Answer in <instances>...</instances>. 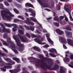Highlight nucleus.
Returning <instances> with one entry per match:
<instances>
[{
  "label": "nucleus",
  "mask_w": 73,
  "mask_h": 73,
  "mask_svg": "<svg viewBox=\"0 0 73 73\" xmlns=\"http://www.w3.org/2000/svg\"><path fill=\"white\" fill-rule=\"evenodd\" d=\"M49 51L50 52H54V51L55 52H57V51H56V50L54 49V48H52L51 49L49 50Z\"/></svg>",
  "instance_id": "nucleus-29"
},
{
  "label": "nucleus",
  "mask_w": 73,
  "mask_h": 73,
  "mask_svg": "<svg viewBox=\"0 0 73 73\" xmlns=\"http://www.w3.org/2000/svg\"><path fill=\"white\" fill-rule=\"evenodd\" d=\"M28 67L29 68V69H30L31 70H33V69L32 68V67H31V66H28Z\"/></svg>",
  "instance_id": "nucleus-52"
},
{
  "label": "nucleus",
  "mask_w": 73,
  "mask_h": 73,
  "mask_svg": "<svg viewBox=\"0 0 73 73\" xmlns=\"http://www.w3.org/2000/svg\"><path fill=\"white\" fill-rule=\"evenodd\" d=\"M33 49H34V50H37L38 52H40V48L38 47H34L33 48Z\"/></svg>",
  "instance_id": "nucleus-23"
},
{
  "label": "nucleus",
  "mask_w": 73,
  "mask_h": 73,
  "mask_svg": "<svg viewBox=\"0 0 73 73\" xmlns=\"http://www.w3.org/2000/svg\"><path fill=\"white\" fill-rule=\"evenodd\" d=\"M3 37L4 38H7L8 37V34L7 33H5L3 34Z\"/></svg>",
  "instance_id": "nucleus-26"
},
{
  "label": "nucleus",
  "mask_w": 73,
  "mask_h": 73,
  "mask_svg": "<svg viewBox=\"0 0 73 73\" xmlns=\"http://www.w3.org/2000/svg\"><path fill=\"white\" fill-rule=\"evenodd\" d=\"M60 1L63 2H68L69 1V0H60Z\"/></svg>",
  "instance_id": "nucleus-37"
},
{
  "label": "nucleus",
  "mask_w": 73,
  "mask_h": 73,
  "mask_svg": "<svg viewBox=\"0 0 73 73\" xmlns=\"http://www.w3.org/2000/svg\"><path fill=\"white\" fill-rule=\"evenodd\" d=\"M70 58L71 59L73 60V55H70Z\"/></svg>",
  "instance_id": "nucleus-47"
},
{
  "label": "nucleus",
  "mask_w": 73,
  "mask_h": 73,
  "mask_svg": "<svg viewBox=\"0 0 73 73\" xmlns=\"http://www.w3.org/2000/svg\"><path fill=\"white\" fill-rule=\"evenodd\" d=\"M26 36L27 37H28V38H31V36H30V35H29L28 33H26Z\"/></svg>",
  "instance_id": "nucleus-35"
},
{
  "label": "nucleus",
  "mask_w": 73,
  "mask_h": 73,
  "mask_svg": "<svg viewBox=\"0 0 73 73\" xmlns=\"http://www.w3.org/2000/svg\"><path fill=\"white\" fill-rule=\"evenodd\" d=\"M57 10H60V6H58L56 7Z\"/></svg>",
  "instance_id": "nucleus-51"
},
{
  "label": "nucleus",
  "mask_w": 73,
  "mask_h": 73,
  "mask_svg": "<svg viewBox=\"0 0 73 73\" xmlns=\"http://www.w3.org/2000/svg\"><path fill=\"white\" fill-rule=\"evenodd\" d=\"M59 39L60 42L61 43H64V44H66V41L65 39L61 36H60L59 37Z\"/></svg>",
  "instance_id": "nucleus-12"
},
{
  "label": "nucleus",
  "mask_w": 73,
  "mask_h": 73,
  "mask_svg": "<svg viewBox=\"0 0 73 73\" xmlns=\"http://www.w3.org/2000/svg\"><path fill=\"white\" fill-rule=\"evenodd\" d=\"M1 13L3 17H6L9 19L11 18V17H13L14 15H12L8 10H7L6 11H1Z\"/></svg>",
  "instance_id": "nucleus-1"
},
{
  "label": "nucleus",
  "mask_w": 73,
  "mask_h": 73,
  "mask_svg": "<svg viewBox=\"0 0 73 73\" xmlns=\"http://www.w3.org/2000/svg\"><path fill=\"white\" fill-rule=\"evenodd\" d=\"M13 11H14V12H15L16 13L18 14L19 13V11H18V10H17L16 9H13Z\"/></svg>",
  "instance_id": "nucleus-32"
},
{
  "label": "nucleus",
  "mask_w": 73,
  "mask_h": 73,
  "mask_svg": "<svg viewBox=\"0 0 73 73\" xmlns=\"http://www.w3.org/2000/svg\"><path fill=\"white\" fill-rule=\"evenodd\" d=\"M69 53V51H68L66 52V57H67L68 55L67 54H68Z\"/></svg>",
  "instance_id": "nucleus-54"
},
{
  "label": "nucleus",
  "mask_w": 73,
  "mask_h": 73,
  "mask_svg": "<svg viewBox=\"0 0 73 73\" xmlns=\"http://www.w3.org/2000/svg\"><path fill=\"white\" fill-rule=\"evenodd\" d=\"M66 30H68V31H71V28H70V26H68L66 29Z\"/></svg>",
  "instance_id": "nucleus-34"
},
{
  "label": "nucleus",
  "mask_w": 73,
  "mask_h": 73,
  "mask_svg": "<svg viewBox=\"0 0 73 73\" xmlns=\"http://www.w3.org/2000/svg\"><path fill=\"white\" fill-rule=\"evenodd\" d=\"M64 61L65 62V60L66 61H67V62H69V59L68 58H66L64 59H63Z\"/></svg>",
  "instance_id": "nucleus-33"
},
{
  "label": "nucleus",
  "mask_w": 73,
  "mask_h": 73,
  "mask_svg": "<svg viewBox=\"0 0 73 73\" xmlns=\"http://www.w3.org/2000/svg\"><path fill=\"white\" fill-rule=\"evenodd\" d=\"M59 68V66L57 64H55L53 68V70H58Z\"/></svg>",
  "instance_id": "nucleus-21"
},
{
  "label": "nucleus",
  "mask_w": 73,
  "mask_h": 73,
  "mask_svg": "<svg viewBox=\"0 0 73 73\" xmlns=\"http://www.w3.org/2000/svg\"><path fill=\"white\" fill-rule=\"evenodd\" d=\"M43 52H44L45 54H46V57H49V56H48V52L47 51L43 50Z\"/></svg>",
  "instance_id": "nucleus-31"
},
{
  "label": "nucleus",
  "mask_w": 73,
  "mask_h": 73,
  "mask_svg": "<svg viewBox=\"0 0 73 73\" xmlns=\"http://www.w3.org/2000/svg\"><path fill=\"white\" fill-rule=\"evenodd\" d=\"M44 10H46V11H47L48 12H50L51 11L50 9H45Z\"/></svg>",
  "instance_id": "nucleus-55"
},
{
  "label": "nucleus",
  "mask_w": 73,
  "mask_h": 73,
  "mask_svg": "<svg viewBox=\"0 0 73 73\" xmlns=\"http://www.w3.org/2000/svg\"><path fill=\"white\" fill-rule=\"evenodd\" d=\"M70 5H66L64 6V9L65 11L69 13L70 19H72V15H71V14H70V11H72V10L70 9Z\"/></svg>",
  "instance_id": "nucleus-5"
},
{
  "label": "nucleus",
  "mask_w": 73,
  "mask_h": 73,
  "mask_svg": "<svg viewBox=\"0 0 73 73\" xmlns=\"http://www.w3.org/2000/svg\"><path fill=\"white\" fill-rule=\"evenodd\" d=\"M54 20H55V21H59V20H60V19H54Z\"/></svg>",
  "instance_id": "nucleus-49"
},
{
  "label": "nucleus",
  "mask_w": 73,
  "mask_h": 73,
  "mask_svg": "<svg viewBox=\"0 0 73 73\" xmlns=\"http://www.w3.org/2000/svg\"><path fill=\"white\" fill-rule=\"evenodd\" d=\"M59 18L60 19H64V17L63 16H60L59 17Z\"/></svg>",
  "instance_id": "nucleus-57"
},
{
  "label": "nucleus",
  "mask_w": 73,
  "mask_h": 73,
  "mask_svg": "<svg viewBox=\"0 0 73 73\" xmlns=\"http://www.w3.org/2000/svg\"><path fill=\"white\" fill-rule=\"evenodd\" d=\"M3 62V61H2V59H1V58L0 57V62Z\"/></svg>",
  "instance_id": "nucleus-63"
},
{
  "label": "nucleus",
  "mask_w": 73,
  "mask_h": 73,
  "mask_svg": "<svg viewBox=\"0 0 73 73\" xmlns=\"http://www.w3.org/2000/svg\"><path fill=\"white\" fill-rule=\"evenodd\" d=\"M5 25L8 27H11V26L12 27H14V28H13V31L14 32H15L17 30V26L16 24H9L5 23Z\"/></svg>",
  "instance_id": "nucleus-6"
},
{
  "label": "nucleus",
  "mask_w": 73,
  "mask_h": 73,
  "mask_svg": "<svg viewBox=\"0 0 73 73\" xmlns=\"http://www.w3.org/2000/svg\"><path fill=\"white\" fill-rule=\"evenodd\" d=\"M54 25L56 26V27H59V24L58 23H54Z\"/></svg>",
  "instance_id": "nucleus-38"
},
{
  "label": "nucleus",
  "mask_w": 73,
  "mask_h": 73,
  "mask_svg": "<svg viewBox=\"0 0 73 73\" xmlns=\"http://www.w3.org/2000/svg\"><path fill=\"white\" fill-rule=\"evenodd\" d=\"M16 1H17V2H18L19 3H21V1L20 0H16Z\"/></svg>",
  "instance_id": "nucleus-60"
},
{
  "label": "nucleus",
  "mask_w": 73,
  "mask_h": 73,
  "mask_svg": "<svg viewBox=\"0 0 73 73\" xmlns=\"http://www.w3.org/2000/svg\"><path fill=\"white\" fill-rule=\"evenodd\" d=\"M48 47H49V45L48 44L46 45L43 46V48H48Z\"/></svg>",
  "instance_id": "nucleus-48"
},
{
  "label": "nucleus",
  "mask_w": 73,
  "mask_h": 73,
  "mask_svg": "<svg viewBox=\"0 0 73 73\" xmlns=\"http://www.w3.org/2000/svg\"><path fill=\"white\" fill-rule=\"evenodd\" d=\"M17 58H13V60H15V61H16L17 59Z\"/></svg>",
  "instance_id": "nucleus-58"
},
{
  "label": "nucleus",
  "mask_w": 73,
  "mask_h": 73,
  "mask_svg": "<svg viewBox=\"0 0 73 73\" xmlns=\"http://www.w3.org/2000/svg\"><path fill=\"white\" fill-rule=\"evenodd\" d=\"M49 55L50 56H52V57H56V55L52 53H50Z\"/></svg>",
  "instance_id": "nucleus-30"
},
{
  "label": "nucleus",
  "mask_w": 73,
  "mask_h": 73,
  "mask_svg": "<svg viewBox=\"0 0 73 73\" xmlns=\"http://www.w3.org/2000/svg\"><path fill=\"white\" fill-rule=\"evenodd\" d=\"M36 32H37V33H38V34H40V32H38V30H36Z\"/></svg>",
  "instance_id": "nucleus-61"
},
{
  "label": "nucleus",
  "mask_w": 73,
  "mask_h": 73,
  "mask_svg": "<svg viewBox=\"0 0 73 73\" xmlns=\"http://www.w3.org/2000/svg\"><path fill=\"white\" fill-rule=\"evenodd\" d=\"M24 26L27 30H30L31 29L32 31H34V28L33 27H30V28L29 27L25 25H24Z\"/></svg>",
  "instance_id": "nucleus-17"
},
{
  "label": "nucleus",
  "mask_w": 73,
  "mask_h": 73,
  "mask_svg": "<svg viewBox=\"0 0 73 73\" xmlns=\"http://www.w3.org/2000/svg\"><path fill=\"white\" fill-rule=\"evenodd\" d=\"M37 1L38 3H39L43 7H48V5L43 3V1H41V0H37Z\"/></svg>",
  "instance_id": "nucleus-9"
},
{
  "label": "nucleus",
  "mask_w": 73,
  "mask_h": 73,
  "mask_svg": "<svg viewBox=\"0 0 73 73\" xmlns=\"http://www.w3.org/2000/svg\"><path fill=\"white\" fill-rule=\"evenodd\" d=\"M63 46L64 47V49H67V47H66V46L64 45V44H63Z\"/></svg>",
  "instance_id": "nucleus-56"
},
{
  "label": "nucleus",
  "mask_w": 73,
  "mask_h": 73,
  "mask_svg": "<svg viewBox=\"0 0 73 73\" xmlns=\"http://www.w3.org/2000/svg\"><path fill=\"white\" fill-rule=\"evenodd\" d=\"M3 50L5 52H6V53H8V50H7L5 48H3Z\"/></svg>",
  "instance_id": "nucleus-41"
},
{
  "label": "nucleus",
  "mask_w": 73,
  "mask_h": 73,
  "mask_svg": "<svg viewBox=\"0 0 73 73\" xmlns=\"http://www.w3.org/2000/svg\"><path fill=\"white\" fill-rule=\"evenodd\" d=\"M18 18H20V19H23V17L21 15H19L18 16Z\"/></svg>",
  "instance_id": "nucleus-46"
},
{
  "label": "nucleus",
  "mask_w": 73,
  "mask_h": 73,
  "mask_svg": "<svg viewBox=\"0 0 73 73\" xmlns=\"http://www.w3.org/2000/svg\"><path fill=\"white\" fill-rule=\"evenodd\" d=\"M31 20L34 21V22H37V21L36 20V19H31Z\"/></svg>",
  "instance_id": "nucleus-39"
},
{
  "label": "nucleus",
  "mask_w": 73,
  "mask_h": 73,
  "mask_svg": "<svg viewBox=\"0 0 73 73\" xmlns=\"http://www.w3.org/2000/svg\"><path fill=\"white\" fill-rule=\"evenodd\" d=\"M67 41L68 42V44L69 45H70L71 46H72L73 47V43H72V40L70 39H68L67 40Z\"/></svg>",
  "instance_id": "nucleus-19"
},
{
  "label": "nucleus",
  "mask_w": 73,
  "mask_h": 73,
  "mask_svg": "<svg viewBox=\"0 0 73 73\" xmlns=\"http://www.w3.org/2000/svg\"><path fill=\"white\" fill-rule=\"evenodd\" d=\"M12 43H11V44L10 46H9V44L7 43V42H6L5 41L3 43V45H6V46H9V47H10V46H11V44H12Z\"/></svg>",
  "instance_id": "nucleus-24"
},
{
  "label": "nucleus",
  "mask_w": 73,
  "mask_h": 73,
  "mask_svg": "<svg viewBox=\"0 0 73 73\" xmlns=\"http://www.w3.org/2000/svg\"><path fill=\"white\" fill-rule=\"evenodd\" d=\"M27 23L28 24H30L31 25H34V23H33L31 22L30 21H29V20H27L26 21Z\"/></svg>",
  "instance_id": "nucleus-27"
},
{
  "label": "nucleus",
  "mask_w": 73,
  "mask_h": 73,
  "mask_svg": "<svg viewBox=\"0 0 73 73\" xmlns=\"http://www.w3.org/2000/svg\"><path fill=\"white\" fill-rule=\"evenodd\" d=\"M71 64H68V66L72 68H73V61L71 62L70 63Z\"/></svg>",
  "instance_id": "nucleus-28"
},
{
  "label": "nucleus",
  "mask_w": 73,
  "mask_h": 73,
  "mask_svg": "<svg viewBox=\"0 0 73 73\" xmlns=\"http://www.w3.org/2000/svg\"><path fill=\"white\" fill-rule=\"evenodd\" d=\"M25 11H27V12H33V10H32V9H25Z\"/></svg>",
  "instance_id": "nucleus-25"
},
{
  "label": "nucleus",
  "mask_w": 73,
  "mask_h": 73,
  "mask_svg": "<svg viewBox=\"0 0 73 73\" xmlns=\"http://www.w3.org/2000/svg\"><path fill=\"white\" fill-rule=\"evenodd\" d=\"M18 35L19 38L21 39V40H22L23 42H27V39L24 36V37H23L21 36H20L19 34H18Z\"/></svg>",
  "instance_id": "nucleus-13"
},
{
  "label": "nucleus",
  "mask_w": 73,
  "mask_h": 73,
  "mask_svg": "<svg viewBox=\"0 0 73 73\" xmlns=\"http://www.w3.org/2000/svg\"><path fill=\"white\" fill-rule=\"evenodd\" d=\"M55 62H57L58 64H59L60 63V62H59V61L58 60H57L55 61Z\"/></svg>",
  "instance_id": "nucleus-59"
},
{
  "label": "nucleus",
  "mask_w": 73,
  "mask_h": 73,
  "mask_svg": "<svg viewBox=\"0 0 73 73\" xmlns=\"http://www.w3.org/2000/svg\"><path fill=\"white\" fill-rule=\"evenodd\" d=\"M0 69L3 72H5V71H6V69H4V68H1Z\"/></svg>",
  "instance_id": "nucleus-40"
},
{
  "label": "nucleus",
  "mask_w": 73,
  "mask_h": 73,
  "mask_svg": "<svg viewBox=\"0 0 73 73\" xmlns=\"http://www.w3.org/2000/svg\"><path fill=\"white\" fill-rule=\"evenodd\" d=\"M46 35L47 37V39L48 42L52 44H53L54 43L52 41V40L51 39H50V38H49V36H50V35H49V34H46Z\"/></svg>",
  "instance_id": "nucleus-11"
},
{
  "label": "nucleus",
  "mask_w": 73,
  "mask_h": 73,
  "mask_svg": "<svg viewBox=\"0 0 73 73\" xmlns=\"http://www.w3.org/2000/svg\"><path fill=\"white\" fill-rule=\"evenodd\" d=\"M4 4L6 6H9V4L6 1L4 2Z\"/></svg>",
  "instance_id": "nucleus-42"
},
{
  "label": "nucleus",
  "mask_w": 73,
  "mask_h": 73,
  "mask_svg": "<svg viewBox=\"0 0 73 73\" xmlns=\"http://www.w3.org/2000/svg\"><path fill=\"white\" fill-rule=\"evenodd\" d=\"M31 37L32 38H34V37H38V38H40L39 40H38L36 38L34 39L35 41H36V42H37V43H38V44H41V45H44L46 44V43L45 42L42 43V41H44V39L43 38H42V37H41V36H36L35 35L32 34H31Z\"/></svg>",
  "instance_id": "nucleus-3"
},
{
  "label": "nucleus",
  "mask_w": 73,
  "mask_h": 73,
  "mask_svg": "<svg viewBox=\"0 0 73 73\" xmlns=\"http://www.w3.org/2000/svg\"><path fill=\"white\" fill-rule=\"evenodd\" d=\"M19 27H20V29L18 30V32L20 33V34H21V35H23L24 33V29H23V30L22 31V30H21L20 29H23V27H22V26H21L19 25Z\"/></svg>",
  "instance_id": "nucleus-14"
},
{
  "label": "nucleus",
  "mask_w": 73,
  "mask_h": 73,
  "mask_svg": "<svg viewBox=\"0 0 73 73\" xmlns=\"http://www.w3.org/2000/svg\"><path fill=\"white\" fill-rule=\"evenodd\" d=\"M43 32L46 33L47 32V31H46L45 30H44L43 31Z\"/></svg>",
  "instance_id": "nucleus-64"
},
{
  "label": "nucleus",
  "mask_w": 73,
  "mask_h": 73,
  "mask_svg": "<svg viewBox=\"0 0 73 73\" xmlns=\"http://www.w3.org/2000/svg\"><path fill=\"white\" fill-rule=\"evenodd\" d=\"M56 32L58 35H61L64 34V32L60 31V30L58 29L56 30Z\"/></svg>",
  "instance_id": "nucleus-16"
},
{
  "label": "nucleus",
  "mask_w": 73,
  "mask_h": 73,
  "mask_svg": "<svg viewBox=\"0 0 73 73\" xmlns=\"http://www.w3.org/2000/svg\"><path fill=\"white\" fill-rule=\"evenodd\" d=\"M60 73H66L65 70L64 69L63 67L62 66L60 67Z\"/></svg>",
  "instance_id": "nucleus-15"
},
{
  "label": "nucleus",
  "mask_w": 73,
  "mask_h": 73,
  "mask_svg": "<svg viewBox=\"0 0 73 73\" xmlns=\"http://www.w3.org/2000/svg\"><path fill=\"white\" fill-rule=\"evenodd\" d=\"M8 1L9 3H11V2H12V0H7Z\"/></svg>",
  "instance_id": "nucleus-62"
},
{
  "label": "nucleus",
  "mask_w": 73,
  "mask_h": 73,
  "mask_svg": "<svg viewBox=\"0 0 73 73\" xmlns=\"http://www.w3.org/2000/svg\"><path fill=\"white\" fill-rule=\"evenodd\" d=\"M31 15H33V16H35V15H36V14H35L33 12L31 13Z\"/></svg>",
  "instance_id": "nucleus-53"
},
{
  "label": "nucleus",
  "mask_w": 73,
  "mask_h": 73,
  "mask_svg": "<svg viewBox=\"0 0 73 73\" xmlns=\"http://www.w3.org/2000/svg\"><path fill=\"white\" fill-rule=\"evenodd\" d=\"M13 37L14 39L15 40L16 43H17V44L18 46L17 49L19 51L22 52L24 49V48L22 47L23 45L20 43V40L17 38V37L16 38L15 35H13Z\"/></svg>",
  "instance_id": "nucleus-2"
},
{
  "label": "nucleus",
  "mask_w": 73,
  "mask_h": 73,
  "mask_svg": "<svg viewBox=\"0 0 73 73\" xmlns=\"http://www.w3.org/2000/svg\"><path fill=\"white\" fill-rule=\"evenodd\" d=\"M65 32L67 34V36H69L70 37H72V33H70L68 32L67 33L66 31H65Z\"/></svg>",
  "instance_id": "nucleus-20"
},
{
  "label": "nucleus",
  "mask_w": 73,
  "mask_h": 73,
  "mask_svg": "<svg viewBox=\"0 0 73 73\" xmlns=\"http://www.w3.org/2000/svg\"><path fill=\"white\" fill-rule=\"evenodd\" d=\"M16 61L17 62V63H19V62H20V59H19V58H17V60H16Z\"/></svg>",
  "instance_id": "nucleus-45"
},
{
  "label": "nucleus",
  "mask_w": 73,
  "mask_h": 73,
  "mask_svg": "<svg viewBox=\"0 0 73 73\" xmlns=\"http://www.w3.org/2000/svg\"><path fill=\"white\" fill-rule=\"evenodd\" d=\"M0 25L1 28L0 27V32L3 33V32H7L9 33H11V30L9 29H5L4 25L2 23H0Z\"/></svg>",
  "instance_id": "nucleus-4"
},
{
  "label": "nucleus",
  "mask_w": 73,
  "mask_h": 73,
  "mask_svg": "<svg viewBox=\"0 0 73 73\" xmlns=\"http://www.w3.org/2000/svg\"><path fill=\"white\" fill-rule=\"evenodd\" d=\"M25 6L26 7H27V8H28V7H32V8H33V6L29 3H26Z\"/></svg>",
  "instance_id": "nucleus-18"
},
{
  "label": "nucleus",
  "mask_w": 73,
  "mask_h": 73,
  "mask_svg": "<svg viewBox=\"0 0 73 73\" xmlns=\"http://www.w3.org/2000/svg\"><path fill=\"white\" fill-rule=\"evenodd\" d=\"M38 24L39 25H40V28H39V27H37V28H38V29H41V28H41V27H42L41 26V25H40V24H39V23H38Z\"/></svg>",
  "instance_id": "nucleus-50"
},
{
  "label": "nucleus",
  "mask_w": 73,
  "mask_h": 73,
  "mask_svg": "<svg viewBox=\"0 0 73 73\" xmlns=\"http://www.w3.org/2000/svg\"><path fill=\"white\" fill-rule=\"evenodd\" d=\"M4 7L3 6V5L2 4H1L0 5V9H3Z\"/></svg>",
  "instance_id": "nucleus-43"
},
{
  "label": "nucleus",
  "mask_w": 73,
  "mask_h": 73,
  "mask_svg": "<svg viewBox=\"0 0 73 73\" xmlns=\"http://www.w3.org/2000/svg\"><path fill=\"white\" fill-rule=\"evenodd\" d=\"M11 38H9L7 39V41L8 42H11Z\"/></svg>",
  "instance_id": "nucleus-36"
},
{
  "label": "nucleus",
  "mask_w": 73,
  "mask_h": 73,
  "mask_svg": "<svg viewBox=\"0 0 73 73\" xmlns=\"http://www.w3.org/2000/svg\"><path fill=\"white\" fill-rule=\"evenodd\" d=\"M3 20H7V21H11V19H4Z\"/></svg>",
  "instance_id": "nucleus-44"
},
{
  "label": "nucleus",
  "mask_w": 73,
  "mask_h": 73,
  "mask_svg": "<svg viewBox=\"0 0 73 73\" xmlns=\"http://www.w3.org/2000/svg\"><path fill=\"white\" fill-rule=\"evenodd\" d=\"M20 67H18L16 69H15L13 70H10L9 72L11 73H17L18 72L20 71Z\"/></svg>",
  "instance_id": "nucleus-10"
},
{
  "label": "nucleus",
  "mask_w": 73,
  "mask_h": 73,
  "mask_svg": "<svg viewBox=\"0 0 73 73\" xmlns=\"http://www.w3.org/2000/svg\"><path fill=\"white\" fill-rule=\"evenodd\" d=\"M14 4L15 5L16 7H17L18 8H21V5L17 4L16 3H14Z\"/></svg>",
  "instance_id": "nucleus-22"
},
{
  "label": "nucleus",
  "mask_w": 73,
  "mask_h": 73,
  "mask_svg": "<svg viewBox=\"0 0 73 73\" xmlns=\"http://www.w3.org/2000/svg\"><path fill=\"white\" fill-rule=\"evenodd\" d=\"M15 64V62L12 61L11 62V63H7L6 64V65L7 66H4V68L5 69H10V68H12V66H9L10 65H13L14 64Z\"/></svg>",
  "instance_id": "nucleus-7"
},
{
  "label": "nucleus",
  "mask_w": 73,
  "mask_h": 73,
  "mask_svg": "<svg viewBox=\"0 0 73 73\" xmlns=\"http://www.w3.org/2000/svg\"><path fill=\"white\" fill-rule=\"evenodd\" d=\"M10 47L11 48L12 50L15 53H19V52L17 51L16 49H15L16 46H15V44L13 43H12L11 44V46Z\"/></svg>",
  "instance_id": "nucleus-8"
}]
</instances>
